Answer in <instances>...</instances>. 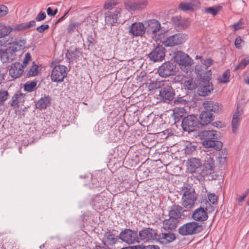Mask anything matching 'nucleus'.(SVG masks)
Segmentation results:
<instances>
[{"mask_svg":"<svg viewBox=\"0 0 249 249\" xmlns=\"http://www.w3.org/2000/svg\"><path fill=\"white\" fill-rule=\"evenodd\" d=\"M240 122L239 113L238 111H236L233 115L231 121L232 130L234 133H236L237 132Z\"/></svg>","mask_w":249,"mask_h":249,"instance_id":"nucleus-35","label":"nucleus"},{"mask_svg":"<svg viewBox=\"0 0 249 249\" xmlns=\"http://www.w3.org/2000/svg\"><path fill=\"white\" fill-rule=\"evenodd\" d=\"M37 83L36 81H27L24 85V90L28 92H32L35 90L36 88Z\"/></svg>","mask_w":249,"mask_h":249,"instance_id":"nucleus-39","label":"nucleus"},{"mask_svg":"<svg viewBox=\"0 0 249 249\" xmlns=\"http://www.w3.org/2000/svg\"><path fill=\"white\" fill-rule=\"evenodd\" d=\"M234 28L235 30H238L243 27V24L241 22V21H239L237 23L235 24L234 25Z\"/></svg>","mask_w":249,"mask_h":249,"instance_id":"nucleus-62","label":"nucleus"},{"mask_svg":"<svg viewBox=\"0 0 249 249\" xmlns=\"http://www.w3.org/2000/svg\"><path fill=\"white\" fill-rule=\"evenodd\" d=\"M9 93L4 90H0V106L3 105L5 101L8 99Z\"/></svg>","mask_w":249,"mask_h":249,"instance_id":"nucleus-46","label":"nucleus"},{"mask_svg":"<svg viewBox=\"0 0 249 249\" xmlns=\"http://www.w3.org/2000/svg\"><path fill=\"white\" fill-rule=\"evenodd\" d=\"M14 30V26L11 27L10 26H3L0 29V38L8 36Z\"/></svg>","mask_w":249,"mask_h":249,"instance_id":"nucleus-40","label":"nucleus"},{"mask_svg":"<svg viewBox=\"0 0 249 249\" xmlns=\"http://www.w3.org/2000/svg\"><path fill=\"white\" fill-rule=\"evenodd\" d=\"M26 40L24 39H20L17 40L14 42V45L18 46V48H15V51H18L25 48V45L26 44ZM15 51V50H13Z\"/></svg>","mask_w":249,"mask_h":249,"instance_id":"nucleus-45","label":"nucleus"},{"mask_svg":"<svg viewBox=\"0 0 249 249\" xmlns=\"http://www.w3.org/2000/svg\"><path fill=\"white\" fill-rule=\"evenodd\" d=\"M36 26V21L34 20L30 21L28 23H22L14 26L15 31L24 30Z\"/></svg>","mask_w":249,"mask_h":249,"instance_id":"nucleus-34","label":"nucleus"},{"mask_svg":"<svg viewBox=\"0 0 249 249\" xmlns=\"http://www.w3.org/2000/svg\"><path fill=\"white\" fill-rule=\"evenodd\" d=\"M130 249H145V246L142 245H136L130 246Z\"/></svg>","mask_w":249,"mask_h":249,"instance_id":"nucleus-63","label":"nucleus"},{"mask_svg":"<svg viewBox=\"0 0 249 249\" xmlns=\"http://www.w3.org/2000/svg\"><path fill=\"white\" fill-rule=\"evenodd\" d=\"M145 33L143 22H134L129 28V33L132 36H142Z\"/></svg>","mask_w":249,"mask_h":249,"instance_id":"nucleus-14","label":"nucleus"},{"mask_svg":"<svg viewBox=\"0 0 249 249\" xmlns=\"http://www.w3.org/2000/svg\"><path fill=\"white\" fill-rule=\"evenodd\" d=\"M183 212L184 211L181 207L178 205H173L169 211V216L175 217L180 222Z\"/></svg>","mask_w":249,"mask_h":249,"instance_id":"nucleus-29","label":"nucleus"},{"mask_svg":"<svg viewBox=\"0 0 249 249\" xmlns=\"http://www.w3.org/2000/svg\"><path fill=\"white\" fill-rule=\"evenodd\" d=\"M158 71L162 77L174 75L177 72L176 64L170 61L165 62L159 68Z\"/></svg>","mask_w":249,"mask_h":249,"instance_id":"nucleus-8","label":"nucleus"},{"mask_svg":"<svg viewBox=\"0 0 249 249\" xmlns=\"http://www.w3.org/2000/svg\"><path fill=\"white\" fill-rule=\"evenodd\" d=\"M119 3L118 0H107L104 5L105 9H110V11L105 13V22L107 24L110 26H113L118 22L119 18L121 16L122 9L120 7H117L114 10L113 7Z\"/></svg>","mask_w":249,"mask_h":249,"instance_id":"nucleus-3","label":"nucleus"},{"mask_svg":"<svg viewBox=\"0 0 249 249\" xmlns=\"http://www.w3.org/2000/svg\"><path fill=\"white\" fill-rule=\"evenodd\" d=\"M31 60V56L29 53H27L25 54V57L23 61V63L21 65L23 66V68L26 66L27 63Z\"/></svg>","mask_w":249,"mask_h":249,"instance_id":"nucleus-54","label":"nucleus"},{"mask_svg":"<svg viewBox=\"0 0 249 249\" xmlns=\"http://www.w3.org/2000/svg\"><path fill=\"white\" fill-rule=\"evenodd\" d=\"M79 51L77 48H75L74 50L71 51V58L76 60L79 57Z\"/></svg>","mask_w":249,"mask_h":249,"instance_id":"nucleus-56","label":"nucleus"},{"mask_svg":"<svg viewBox=\"0 0 249 249\" xmlns=\"http://www.w3.org/2000/svg\"><path fill=\"white\" fill-rule=\"evenodd\" d=\"M193 11L198 9L200 7V2L198 0H192L190 1Z\"/></svg>","mask_w":249,"mask_h":249,"instance_id":"nucleus-51","label":"nucleus"},{"mask_svg":"<svg viewBox=\"0 0 249 249\" xmlns=\"http://www.w3.org/2000/svg\"><path fill=\"white\" fill-rule=\"evenodd\" d=\"M198 121L196 117L193 115H187L182 120L181 126L185 131H193L197 127Z\"/></svg>","mask_w":249,"mask_h":249,"instance_id":"nucleus-10","label":"nucleus"},{"mask_svg":"<svg viewBox=\"0 0 249 249\" xmlns=\"http://www.w3.org/2000/svg\"><path fill=\"white\" fill-rule=\"evenodd\" d=\"M175 61L179 65L188 66L191 65V59L189 56L182 51H176L174 53Z\"/></svg>","mask_w":249,"mask_h":249,"instance_id":"nucleus-15","label":"nucleus"},{"mask_svg":"<svg viewBox=\"0 0 249 249\" xmlns=\"http://www.w3.org/2000/svg\"><path fill=\"white\" fill-rule=\"evenodd\" d=\"M186 112L183 107H176L173 109V116L175 123L182 121L186 117Z\"/></svg>","mask_w":249,"mask_h":249,"instance_id":"nucleus-28","label":"nucleus"},{"mask_svg":"<svg viewBox=\"0 0 249 249\" xmlns=\"http://www.w3.org/2000/svg\"><path fill=\"white\" fill-rule=\"evenodd\" d=\"M243 42V40L240 36H238L235 40V45L238 49L241 48V43Z\"/></svg>","mask_w":249,"mask_h":249,"instance_id":"nucleus-61","label":"nucleus"},{"mask_svg":"<svg viewBox=\"0 0 249 249\" xmlns=\"http://www.w3.org/2000/svg\"><path fill=\"white\" fill-rule=\"evenodd\" d=\"M199 124L202 125H207L214 119L213 114L207 110L203 111L199 115Z\"/></svg>","mask_w":249,"mask_h":249,"instance_id":"nucleus-26","label":"nucleus"},{"mask_svg":"<svg viewBox=\"0 0 249 249\" xmlns=\"http://www.w3.org/2000/svg\"><path fill=\"white\" fill-rule=\"evenodd\" d=\"M79 24L78 22H71L70 23L67 28V31L68 34H71L75 29L78 28Z\"/></svg>","mask_w":249,"mask_h":249,"instance_id":"nucleus-48","label":"nucleus"},{"mask_svg":"<svg viewBox=\"0 0 249 249\" xmlns=\"http://www.w3.org/2000/svg\"><path fill=\"white\" fill-rule=\"evenodd\" d=\"M25 95L18 92L16 93L9 101V104L14 108H18L20 104L23 103L25 100Z\"/></svg>","mask_w":249,"mask_h":249,"instance_id":"nucleus-23","label":"nucleus"},{"mask_svg":"<svg viewBox=\"0 0 249 249\" xmlns=\"http://www.w3.org/2000/svg\"><path fill=\"white\" fill-rule=\"evenodd\" d=\"M175 95V89L171 86L163 85L159 92V98L163 102L169 103Z\"/></svg>","mask_w":249,"mask_h":249,"instance_id":"nucleus-9","label":"nucleus"},{"mask_svg":"<svg viewBox=\"0 0 249 249\" xmlns=\"http://www.w3.org/2000/svg\"><path fill=\"white\" fill-rule=\"evenodd\" d=\"M176 239V235L171 231L167 233H161L157 234V240L158 241L163 244H168Z\"/></svg>","mask_w":249,"mask_h":249,"instance_id":"nucleus-21","label":"nucleus"},{"mask_svg":"<svg viewBox=\"0 0 249 249\" xmlns=\"http://www.w3.org/2000/svg\"><path fill=\"white\" fill-rule=\"evenodd\" d=\"M2 248L4 249H17V245L13 240L6 238L3 240Z\"/></svg>","mask_w":249,"mask_h":249,"instance_id":"nucleus-38","label":"nucleus"},{"mask_svg":"<svg viewBox=\"0 0 249 249\" xmlns=\"http://www.w3.org/2000/svg\"><path fill=\"white\" fill-rule=\"evenodd\" d=\"M213 62L211 58L202 59L201 64L196 66L195 71L199 80L197 93L200 96H208L213 90V85L210 82L212 72L209 67L212 65Z\"/></svg>","mask_w":249,"mask_h":249,"instance_id":"nucleus-1","label":"nucleus"},{"mask_svg":"<svg viewBox=\"0 0 249 249\" xmlns=\"http://www.w3.org/2000/svg\"><path fill=\"white\" fill-rule=\"evenodd\" d=\"M120 135L121 132L119 129H112L109 134V139L112 142H116L120 139Z\"/></svg>","mask_w":249,"mask_h":249,"instance_id":"nucleus-37","label":"nucleus"},{"mask_svg":"<svg viewBox=\"0 0 249 249\" xmlns=\"http://www.w3.org/2000/svg\"><path fill=\"white\" fill-rule=\"evenodd\" d=\"M172 21L173 25L178 30H181L186 28L188 26V20L180 16H176L172 18Z\"/></svg>","mask_w":249,"mask_h":249,"instance_id":"nucleus-25","label":"nucleus"},{"mask_svg":"<svg viewBox=\"0 0 249 249\" xmlns=\"http://www.w3.org/2000/svg\"><path fill=\"white\" fill-rule=\"evenodd\" d=\"M33 63L34 65L30 68V70L28 71L27 72H25V74L26 77L36 76L38 74V65L35 64L34 62H33Z\"/></svg>","mask_w":249,"mask_h":249,"instance_id":"nucleus-42","label":"nucleus"},{"mask_svg":"<svg viewBox=\"0 0 249 249\" xmlns=\"http://www.w3.org/2000/svg\"><path fill=\"white\" fill-rule=\"evenodd\" d=\"M178 9L183 11H193L189 2H181L178 5Z\"/></svg>","mask_w":249,"mask_h":249,"instance_id":"nucleus-47","label":"nucleus"},{"mask_svg":"<svg viewBox=\"0 0 249 249\" xmlns=\"http://www.w3.org/2000/svg\"><path fill=\"white\" fill-rule=\"evenodd\" d=\"M116 241L117 238H115V235L110 231H108L104 233L102 243L104 246L108 247V246L114 245Z\"/></svg>","mask_w":249,"mask_h":249,"instance_id":"nucleus-27","label":"nucleus"},{"mask_svg":"<svg viewBox=\"0 0 249 249\" xmlns=\"http://www.w3.org/2000/svg\"><path fill=\"white\" fill-rule=\"evenodd\" d=\"M214 160L211 156H208L202 166L200 175L202 177H205L213 174L214 168Z\"/></svg>","mask_w":249,"mask_h":249,"instance_id":"nucleus-13","label":"nucleus"},{"mask_svg":"<svg viewBox=\"0 0 249 249\" xmlns=\"http://www.w3.org/2000/svg\"><path fill=\"white\" fill-rule=\"evenodd\" d=\"M197 81L193 78H187L183 84V86L185 89L193 90L198 87Z\"/></svg>","mask_w":249,"mask_h":249,"instance_id":"nucleus-32","label":"nucleus"},{"mask_svg":"<svg viewBox=\"0 0 249 249\" xmlns=\"http://www.w3.org/2000/svg\"><path fill=\"white\" fill-rule=\"evenodd\" d=\"M249 63V57L242 59L239 64L236 66L234 69V71H237L239 69H244Z\"/></svg>","mask_w":249,"mask_h":249,"instance_id":"nucleus-44","label":"nucleus"},{"mask_svg":"<svg viewBox=\"0 0 249 249\" xmlns=\"http://www.w3.org/2000/svg\"><path fill=\"white\" fill-rule=\"evenodd\" d=\"M209 203L214 205L217 203L218 201V196L214 194H211L208 196Z\"/></svg>","mask_w":249,"mask_h":249,"instance_id":"nucleus-52","label":"nucleus"},{"mask_svg":"<svg viewBox=\"0 0 249 249\" xmlns=\"http://www.w3.org/2000/svg\"><path fill=\"white\" fill-rule=\"evenodd\" d=\"M49 28V26L48 24H42L36 28V31L40 33H43L44 31L48 29Z\"/></svg>","mask_w":249,"mask_h":249,"instance_id":"nucleus-58","label":"nucleus"},{"mask_svg":"<svg viewBox=\"0 0 249 249\" xmlns=\"http://www.w3.org/2000/svg\"><path fill=\"white\" fill-rule=\"evenodd\" d=\"M174 103L176 105L180 104L185 105L187 104V101L183 98V97H178L174 101Z\"/></svg>","mask_w":249,"mask_h":249,"instance_id":"nucleus-53","label":"nucleus"},{"mask_svg":"<svg viewBox=\"0 0 249 249\" xmlns=\"http://www.w3.org/2000/svg\"><path fill=\"white\" fill-rule=\"evenodd\" d=\"M139 235L141 239L145 242L154 240L155 238H157V234L155 231L149 228L140 231Z\"/></svg>","mask_w":249,"mask_h":249,"instance_id":"nucleus-19","label":"nucleus"},{"mask_svg":"<svg viewBox=\"0 0 249 249\" xmlns=\"http://www.w3.org/2000/svg\"><path fill=\"white\" fill-rule=\"evenodd\" d=\"M182 205L186 209H190L195 204L196 199L195 189L190 185H186L182 188Z\"/></svg>","mask_w":249,"mask_h":249,"instance_id":"nucleus-4","label":"nucleus"},{"mask_svg":"<svg viewBox=\"0 0 249 249\" xmlns=\"http://www.w3.org/2000/svg\"><path fill=\"white\" fill-rule=\"evenodd\" d=\"M201 166V162L199 159L191 158L187 162V169L190 173H195Z\"/></svg>","mask_w":249,"mask_h":249,"instance_id":"nucleus-24","label":"nucleus"},{"mask_svg":"<svg viewBox=\"0 0 249 249\" xmlns=\"http://www.w3.org/2000/svg\"><path fill=\"white\" fill-rule=\"evenodd\" d=\"M230 74V70H226L221 76L218 77V80L219 82L222 83H226L228 82L229 81Z\"/></svg>","mask_w":249,"mask_h":249,"instance_id":"nucleus-43","label":"nucleus"},{"mask_svg":"<svg viewBox=\"0 0 249 249\" xmlns=\"http://www.w3.org/2000/svg\"><path fill=\"white\" fill-rule=\"evenodd\" d=\"M205 12L207 13L211 14L213 16H215L218 12V9L217 7H210L205 9Z\"/></svg>","mask_w":249,"mask_h":249,"instance_id":"nucleus-49","label":"nucleus"},{"mask_svg":"<svg viewBox=\"0 0 249 249\" xmlns=\"http://www.w3.org/2000/svg\"><path fill=\"white\" fill-rule=\"evenodd\" d=\"M46 17L45 12H40L36 17L35 19L37 21H41L44 19Z\"/></svg>","mask_w":249,"mask_h":249,"instance_id":"nucleus-59","label":"nucleus"},{"mask_svg":"<svg viewBox=\"0 0 249 249\" xmlns=\"http://www.w3.org/2000/svg\"><path fill=\"white\" fill-rule=\"evenodd\" d=\"M7 7L3 5H0V17L5 16L8 13Z\"/></svg>","mask_w":249,"mask_h":249,"instance_id":"nucleus-55","label":"nucleus"},{"mask_svg":"<svg viewBox=\"0 0 249 249\" xmlns=\"http://www.w3.org/2000/svg\"><path fill=\"white\" fill-rule=\"evenodd\" d=\"M146 0H142L137 2L128 3L125 5L126 8L130 10H138L144 9L147 5Z\"/></svg>","mask_w":249,"mask_h":249,"instance_id":"nucleus-31","label":"nucleus"},{"mask_svg":"<svg viewBox=\"0 0 249 249\" xmlns=\"http://www.w3.org/2000/svg\"><path fill=\"white\" fill-rule=\"evenodd\" d=\"M36 26V21L34 20L30 21L28 23H22L14 26L15 31L24 30Z\"/></svg>","mask_w":249,"mask_h":249,"instance_id":"nucleus-33","label":"nucleus"},{"mask_svg":"<svg viewBox=\"0 0 249 249\" xmlns=\"http://www.w3.org/2000/svg\"><path fill=\"white\" fill-rule=\"evenodd\" d=\"M51 100V97L49 95H44L43 97L38 100L36 103V107L40 110L45 109L50 105Z\"/></svg>","mask_w":249,"mask_h":249,"instance_id":"nucleus-30","label":"nucleus"},{"mask_svg":"<svg viewBox=\"0 0 249 249\" xmlns=\"http://www.w3.org/2000/svg\"><path fill=\"white\" fill-rule=\"evenodd\" d=\"M145 32L150 35L152 37L156 35V33L160 30V24L156 19H152L144 21Z\"/></svg>","mask_w":249,"mask_h":249,"instance_id":"nucleus-12","label":"nucleus"},{"mask_svg":"<svg viewBox=\"0 0 249 249\" xmlns=\"http://www.w3.org/2000/svg\"><path fill=\"white\" fill-rule=\"evenodd\" d=\"M67 67L61 65L55 66L53 69L51 75L53 82L60 83L67 75Z\"/></svg>","mask_w":249,"mask_h":249,"instance_id":"nucleus-7","label":"nucleus"},{"mask_svg":"<svg viewBox=\"0 0 249 249\" xmlns=\"http://www.w3.org/2000/svg\"><path fill=\"white\" fill-rule=\"evenodd\" d=\"M202 204L204 205V209L206 210V212H212L214 210V207L212 206L208 201L205 200V202H202Z\"/></svg>","mask_w":249,"mask_h":249,"instance_id":"nucleus-50","label":"nucleus"},{"mask_svg":"<svg viewBox=\"0 0 249 249\" xmlns=\"http://www.w3.org/2000/svg\"><path fill=\"white\" fill-rule=\"evenodd\" d=\"M203 226L198 223L193 221L186 223L178 229V232L182 235H192L201 231Z\"/></svg>","mask_w":249,"mask_h":249,"instance_id":"nucleus-5","label":"nucleus"},{"mask_svg":"<svg viewBox=\"0 0 249 249\" xmlns=\"http://www.w3.org/2000/svg\"><path fill=\"white\" fill-rule=\"evenodd\" d=\"M165 56V49L162 45L153 44V47L148 54L149 60L153 62L162 61Z\"/></svg>","mask_w":249,"mask_h":249,"instance_id":"nucleus-6","label":"nucleus"},{"mask_svg":"<svg viewBox=\"0 0 249 249\" xmlns=\"http://www.w3.org/2000/svg\"><path fill=\"white\" fill-rule=\"evenodd\" d=\"M192 218L196 221L204 222L208 218V213L204 209V205L201 203V205L196 209L192 215Z\"/></svg>","mask_w":249,"mask_h":249,"instance_id":"nucleus-17","label":"nucleus"},{"mask_svg":"<svg viewBox=\"0 0 249 249\" xmlns=\"http://www.w3.org/2000/svg\"><path fill=\"white\" fill-rule=\"evenodd\" d=\"M199 136L201 140L203 145L206 148H213L220 151L223 146V143L218 140L220 137V133L214 130H204L199 132Z\"/></svg>","mask_w":249,"mask_h":249,"instance_id":"nucleus-2","label":"nucleus"},{"mask_svg":"<svg viewBox=\"0 0 249 249\" xmlns=\"http://www.w3.org/2000/svg\"><path fill=\"white\" fill-rule=\"evenodd\" d=\"M145 249H160V248L157 245H149L145 246Z\"/></svg>","mask_w":249,"mask_h":249,"instance_id":"nucleus-64","label":"nucleus"},{"mask_svg":"<svg viewBox=\"0 0 249 249\" xmlns=\"http://www.w3.org/2000/svg\"><path fill=\"white\" fill-rule=\"evenodd\" d=\"M9 71V75L12 78L16 79L21 76L24 70L21 64L20 63L16 62L12 64Z\"/></svg>","mask_w":249,"mask_h":249,"instance_id":"nucleus-20","label":"nucleus"},{"mask_svg":"<svg viewBox=\"0 0 249 249\" xmlns=\"http://www.w3.org/2000/svg\"><path fill=\"white\" fill-rule=\"evenodd\" d=\"M87 39H88V46L92 47L94 45V44L96 42V40L92 36H88Z\"/></svg>","mask_w":249,"mask_h":249,"instance_id":"nucleus-60","label":"nucleus"},{"mask_svg":"<svg viewBox=\"0 0 249 249\" xmlns=\"http://www.w3.org/2000/svg\"><path fill=\"white\" fill-rule=\"evenodd\" d=\"M118 238L129 244L139 242L137 232L130 229L123 231L120 233Z\"/></svg>","mask_w":249,"mask_h":249,"instance_id":"nucleus-11","label":"nucleus"},{"mask_svg":"<svg viewBox=\"0 0 249 249\" xmlns=\"http://www.w3.org/2000/svg\"><path fill=\"white\" fill-rule=\"evenodd\" d=\"M109 125L102 121L99 122L94 126V131L96 134L104 133L108 129Z\"/></svg>","mask_w":249,"mask_h":249,"instance_id":"nucleus-36","label":"nucleus"},{"mask_svg":"<svg viewBox=\"0 0 249 249\" xmlns=\"http://www.w3.org/2000/svg\"><path fill=\"white\" fill-rule=\"evenodd\" d=\"M203 105L206 110L211 112L218 113L221 110V105L216 102L206 101L203 103Z\"/></svg>","mask_w":249,"mask_h":249,"instance_id":"nucleus-22","label":"nucleus"},{"mask_svg":"<svg viewBox=\"0 0 249 249\" xmlns=\"http://www.w3.org/2000/svg\"><path fill=\"white\" fill-rule=\"evenodd\" d=\"M227 154L226 149H223L219 153L218 159L220 164L223 165L227 162Z\"/></svg>","mask_w":249,"mask_h":249,"instance_id":"nucleus-41","label":"nucleus"},{"mask_svg":"<svg viewBox=\"0 0 249 249\" xmlns=\"http://www.w3.org/2000/svg\"><path fill=\"white\" fill-rule=\"evenodd\" d=\"M196 146L192 145L191 144H190L186 146L185 149V153L187 154H189L193 151H196Z\"/></svg>","mask_w":249,"mask_h":249,"instance_id":"nucleus-57","label":"nucleus"},{"mask_svg":"<svg viewBox=\"0 0 249 249\" xmlns=\"http://www.w3.org/2000/svg\"><path fill=\"white\" fill-rule=\"evenodd\" d=\"M179 223L177 218L169 216L162 221V228L166 231H172L176 229Z\"/></svg>","mask_w":249,"mask_h":249,"instance_id":"nucleus-18","label":"nucleus"},{"mask_svg":"<svg viewBox=\"0 0 249 249\" xmlns=\"http://www.w3.org/2000/svg\"><path fill=\"white\" fill-rule=\"evenodd\" d=\"M184 40V36L180 34H176L167 37L163 42L164 46H174L181 44Z\"/></svg>","mask_w":249,"mask_h":249,"instance_id":"nucleus-16","label":"nucleus"}]
</instances>
